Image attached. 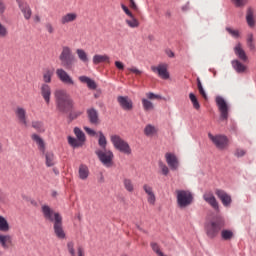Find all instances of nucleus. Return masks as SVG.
<instances>
[{"label": "nucleus", "instance_id": "1", "mask_svg": "<svg viewBox=\"0 0 256 256\" xmlns=\"http://www.w3.org/2000/svg\"><path fill=\"white\" fill-rule=\"evenodd\" d=\"M42 213L46 221L54 223L53 230L54 234L58 239H67V234L63 229V217L58 212H55L51 207L47 205L42 206Z\"/></svg>", "mask_w": 256, "mask_h": 256}, {"label": "nucleus", "instance_id": "2", "mask_svg": "<svg viewBox=\"0 0 256 256\" xmlns=\"http://www.w3.org/2000/svg\"><path fill=\"white\" fill-rule=\"evenodd\" d=\"M54 97L56 100V107L61 113H67V111L73 109V99H71V96L66 90L57 89L54 92Z\"/></svg>", "mask_w": 256, "mask_h": 256}, {"label": "nucleus", "instance_id": "3", "mask_svg": "<svg viewBox=\"0 0 256 256\" xmlns=\"http://www.w3.org/2000/svg\"><path fill=\"white\" fill-rule=\"evenodd\" d=\"M110 141L112 145L120 151V153H124L125 155H131V146L129 143L125 141L121 136L114 134L110 136Z\"/></svg>", "mask_w": 256, "mask_h": 256}, {"label": "nucleus", "instance_id": "4", "mask_svg": "<svg viewBox=\"0 0 256 256\" xmlns=\"http://www.w3.org/2000/svg\"><path fill=\"white\" fill-rule=\"evenodd\" d=\"M59 60L61 61L62 66L66 67V69H71V67H73L75 64V57L73 56V51L69 48V46L62 47Z\"/></svg>", "mask_w": 256, "mask_h": 256}, {"label": "nucleus", "instance_id": "5", "mask_svg": "<svg viewBox=\"0 0 256 256\" xmlns=\"http://www.w3.org/2000/svg\"><path fill=\"white\" fill-rule=\"evenodd\" d=\"M176 198L181 209H185V207H189L193 203V194L188 190H176Z\"/></svg>", "mask_w": 256, "mask_h": 256}, {"label": "nucleus", "instance_id": "6", "mask_svg": "<svg viewBox=\"0 0 256 256\" xmlns=\"http://www.w3.org/2000/svg\"><path fill=\"white\" fill-rule=\"evenodd\" d=\"M99 161L104 165V167H113V159L115 155L113 151L106 149H97L95 151Z\"/></svg>", "mask_w": 256, "mask_h": 256}, {"label": "nucleus", "instance_id": "7", "mask_svg": "<svg viewBox=\"0 0 256 256\" xmlns=\"http://www.w3.org/2000/svg\"><path fill=\"white\" fill-rule=\"evenodd\" d=\"M223 226L224 224L220 220L207 222L205 224L206 235H208L210 239H214V237H217V235H219V231L223 229Z\"/></svg>", "mask_w": 256, "mask_h": 256}, {"label": "nucleus", "instance_id": "8", "mask_svg": "<svg viewBox=\"0 0 256 256\" xmlns=\"http://www.w3.org/2000/svg\"><path fill=\"white\" fill-rule=\"evenodd\" d=\"M216 105L218 107V111L220 113V120L227 121L229 119V104L225 101V98L221 96L216 97Z\"/></svg>", "mask_w": 256, "mask_h": 256}, {"label": "nucleus", "instance_id": "9", "mask_svg": "<svg viewBox=\"0 0 256 256\" xmlns=\"http://www.w3.org/2000/svg\"><path fill=\"white\" fill-rule=\"evenodd\" d=\"M151 71L156 73L160 79L167 81L170 79L171 74L169 73V64L167 63H160L157 66H151Z\"/></svg>", "mask_w": 256, "mask_h": 256}, {"label": "nucleus", "instance_id": "10", "mask_svg": "<svg viewBox=\"0 0 256 256\" xmlns=\"http://www.w3.org/2000/svg\"><path fill=\"white\" fill-rule=\"evenodd\" d=\"M208 137L217 149H227V147H229V138L225 135L214 136L213 134L208 133Z\"/></svg>", "mask_w": 256, "mask_h": 256}, {"label": "nucleus", "instance_id": "11", "mask_svg": "<svg viewBox=\"0 0 256 256\" xmlns=\"http://www.w3.org/2000/svg\"><path fill=\"white\" fill-rule=\"evenodd\" d=\"M56 77L61 81V83H64V85H69L71 87H75L76 85L73 77H71V75H69V73L63 68L56 69Z\"/></svg>", "mask_w": 256, "mask_h": 256}, {"label": "nucleus", "instance_id": "12", "mask_svg": "<svg viewBox=\"0 0 256 256\" xmlns=\"http://www.w3.org/2000/svg\"><path fill=\"white\" fill-rule=\"evenodd\" d=\"M14 114L16 117V121H18L19 125L22 127H29V118L27 116V110L21 106H17L14 110Z\"/></svg>", "mask_w": 256, "mask_h": 256}, {"label": "nucleus", "instance_id": "13", "mask_svg": "<svg viewBox=\"0 0 256 256\" xmlns=\"http://www.w3.org/2000/svg\"><path fill=\"white\" fill-rule=\"evenodd\" d=\"M18 7L26 21H29L33 15V10H31V6L23 0H16Z\"/></svg>", "mask_w": 256, "mask_h": 256}, {"label": "nucleus", "instance_id": "14", "mask_svg": "<svg viewBox=\"0 0 256 256\" xmlns=\"http://www.w3.org/2000/svg\"><path fill=\"white\" fill-rule=\"evenodd\" d=\"M117 102L124 111L133 110V100H131V98H129L128 96H118Z\"/></svg>", "mask_w": 256, "mask_h": 256}, {"label": "nucleus", "instance_id": "15", "mask_svg": "<svg viewBox=\"0 0 256 256\" xmlns=\"http://www.w3.org/2000/svg\"><path fill=\"white\" fill-rule=\"evenodd\" d=\"M203 199L209 206L213 207L215 211H219V202H217V198H215V194L211 191L205 192L203 194Z\"/></svg>", "mask_w": 256, "mask_h": 256}, {"label": "nucleus", "instance_id": "16", "mask_svg": "<svg viewBox=\"0 0 256 256\" xmlns=\"http://www.w3.org/2000/svg\"><path fill=\"white\" fill-rule=\"evenodd\" d=\"M51 86L49 84L42 83L40 86V95L44 99L46 105L51 103Z\"/></svg>", "mask_w": 256, "mask_h": 256}, {"label": "nucleus", "instance_id": "17", "mask_svg": "<svg viewBox=\"0 0 256 256\" xmlns=\"http://www.w3.org/2000/svg\"><path fill=\"white\" fill-rule=\"evenodd\" d=\"M165 159L167 165L170 167L172 171H177L179 169V160L177 159V156L173 153H166Z\"/></svg>", "mask_w": 256, "mask_h": 256}, {"label": "nucleus", "instance_id": "18", "mask_svg": "<svg viewBox=\"0 0 256 256\" xmlns=\"http://www.w3.org/2000/svg\"><path fill=\"white\" fill-rule=\"evenodd\" d=\"M234 53H235L236 57H238V59H240V61H243V63H247V61L249 60V57L247 56L245 49H243V45L241 44V42H238L234 46Z\"/></svg>", "mask_w": 256, "mask_h": 256}, {"label": "nucleus", "instance_id": "19", "mask_svg": "<svg viewBox=\"0 0 256 256\" xmlns=\"http://www.w3.org/2000/svg\"><path fill=\"white\" fill-rule=\"evenodd\" d=\"M215 194L217 195L218 199H220V201L222 202V205H224V207L231 206V203H232L231 195H229V194H227V192H225L223 190H219V189H217L215 191Z\"/></svg>", "mask_w": 256, "mask_h": 256}, {"label": "nucleus", "instance_id": "20", "mask_svg": "<svg viewBox=\"0 0 256 256\" xmlns=\"http://www.w3.org/2000/svg\"><path fill=\"white\" fill-rule=\"evenodd\" d=\"M143 191L147 195V202L149 205H155L157 201V197L155 196V192L153 191V187H151L149 184L143 185Z\"/></svg>", "mask_w": 256, "mask_h": 256}, {"label": "nucleus", "instance_id": "21", "mask_svg": "<svg viewBox=\"0 0 256 256\" xmlns=\"http://www.w3.org/2000/svg\"><path fill=\"white\" fill-rule=\"evenodd\" d=\"M246 23L250 29H253L256 25L255 10L252 7L247 8L246 11Z\"/></svg>", "mask_w": 256, "mask_h": 256}, {"label": "nucleus", "instance_id": "22", "mask_svg": "<svg viewBox=\"0 0 256 256\" xmlns=\"http://www.w3.org/2000/svg\"><path fill=\"white\" fill-rule=\"evenodd\" d=\"M74 21H77V13L75 12L66 13L60 18L61 25H69V23H74Z\"/></svg>", "mask_w": 256, "mask_h": 256}, {"label": "nucleus", "instance_id": "23", "mask_svg": "<svg viewBox=\"0 0 256 256\" xmlns=\"http://www.w3.org/2000/svg\"><path fill=\"white\" fill-rule=\"evenodd\" d=\"M0 245L4 249H9L13 246V237L9 234H0Z\"/></svg>", "mask_w": 256, "mask_h": 256}, {"label": "nucleus", "instance_id": "24", "mask_svg": "<svg viewBox=\"0 0 256 256\" xmlns=\"http://www.w3.org/2000/svg\"><path fill=\"white\" fill-rule=\"evenodd\" d=\"M87 116L92 125H99V112L95 108L88 109Z\"/></svg>", "mask_w": 256, "mask_h": 256}, {"label": "nucleus", "instance_id": "25", "mask_svg": "<svg viewBox=\"0 0 256 256\" xmlns=\"http://www.w3.org/2000/svg\"><path fill=\"white\" fill-rule=\"evenodd\" d=\"M78 80L80 81V83H84L85 85H87L88 89H91L92 91H95V89H97V83L95 82V80L89 78L88 76H80L78 77Z\"/></svg>", "mask_w": 256, "mask_h": 256}, {"label": "nucleus", "instance_id": "26", "mask_svg": "<svg viewBox=\"0 0 256 256\" xmlns=\"http://www.w3.org/2000/svg\"><path fill=\"white\" fill-rule=\"evenodd\" d=\"M110 61L111 58L107 54H95L92 58V62L94 65H99L100 63H110Z\"/></svg>", "mask_w": 256, "mask_h": 256}, {"label": "nucleus", "instance_id": "27", "mask_svg": "<svg viewBox=\"0 0 256 256\" xmlns=\"http://www.w3.org/2000/svg\"><path fill=\"white\" fill-rule=\"evenodd\" d=\"M231 65L236 73H245L247 71V66L238 59L232 60Z\"/></svg>", "mask_w": 256, "mask_h": 256}, {"label": "nucleus", "instance_id": "28", "mask_svg": "<svg viewBox=\"0 0 256 256\" xmlns=\"http://www.w3.org/2000/svg\"><path fill=\"white\" fill-rule=\"evenodd\" d=\"M31 139L32 141H35V143L38 145L39 150L45 153V141L43 140V138H41V136H39L38 134H32Z\"/></svg>", "mask_w": 256, "mask_h": 256}, {"label": "nucleus", "instance_id": "29", "mask_svg": "<svg viewBox=\"0 0 256 256\" xmlns=\"http://www.w3.org/2000/svg\"><path fill=\"white\" fill-rule=\"evenodd\" d=\"M53 75H54V71L51 69V68H46L44 71H43V74H42V79H43V82L48 85V83H51L52 79H53Z\"/></svg>", "mask_w": 256, "mask_h": 256}, {"label": "nucleus", "instance_id": "30", "mask_svg": "<svg viewBox=\"0 0 256 256\" xmlns=\"http://www.w3.org/2000/svg\"><path fill=\"white\" fill-rule=\"evenodd\" d=\"M125 23L130 29H137L140 25L139 20L136 19L135 15L129 16V18L125 20Z\"/></svg>", "mask_w": 256, "mask_h": 256}, {"label": "nucleus", "instance_id": "31", "mask_svg": "<svg viewBox=\"0 0 256 256\" xmlns=\"http://www.w3.org/2000/svg\"><path fill=\"white\" fill-rule=\"evenodd\" d=\"M78 173H79V178L82 181H85L89 177V168L87 167V165L82 164L79 167Z\"/></svg>", "mask_w": 256, "mask_h": 256}, {"label": "nucleus", "instance_id": "32", "mask_svg": "<svg viewBox=\"0 0 256 256\" xmlns=\"http://www.w3.org/2000/svg\"><path fill=\"white\" fill-rule=\"evenodd\" d=\"M123 186L128 193H133L135 191V185L133 184V180L129 178H124Z\"/></svg>", "mask_w": 256, "mask_h": 256}, {"label": "nucleus", "instance_id": "33", "mask_svg": "<svg viewBox=\"0 0 256 256\" xmlns=\"http://www.w3.org/2000/svg\"><path fill=\"white\" fill-rule=\"evenodd\" d=\"M32 128L38 133H45V124L42 121L34 120L32 121Z\"/></svg>", "mask_w": 256, "mask_h": 256}, {"label": "nucleus", "instance_id": "34", "mask_svg": "<svg viewBox=\"0 0 256 256\" xmlns=\"http://www.w3.org/2000/svg\"><path fill=\"white\" fill-rule=\"evenodd\" d=\"M76 55H77L78 59H80L82 61V63H89V55L87 54V52H85V50L77 49Z\"/></svg>", "mask_w": 256, "mask_h": 256}, {"label": "nucleus", "instance_id": "35", "mask_svg": "<svg viewBox=\"0 0 256 256\" xmlns=\"http://www.w3.org/2000/svg\"><path fill=\"white\" fill-rule=\"evenodd\" d=\"M98 145L101 147V149H107V138L105 137V134H103L102 131L98 132Z\"/></svg>", "mask_w": 256, "mask_h": 256}, {"label": "nucleus", "instance_id": "36", "mask_svg": "<svg viewBox=\"0 0 256 256\" xmlns=\"http://www.w3.org/2000/svg\"><path fill=\"white\" fill-rule=\"evenodd\" d=\"M46 167H53L55 165V154L53 152H47L45 154Z\"/></svg>", "mask_w": 256, "mask_h": 256}, {"label": "nucleus", "instance_id": "37", "mask_svg": "<svg viewBox=\"0 0 256 256\" xmlns=\"http://www.w3.org/2000/svg\"><path fill=\"white\" fill-rule=\"evenodd\" d=\"M142 107L144 111H153L155 109V105L149 99L142 98Z\"/></svg>", "mask_w": 256, "mask_h": 256}, {"label": "nucleus", "instance_id": "38", "mask_svg": "<svg viewBox=\"0 0 256 256\" xmlns=\"http://www.w3.org/2000/svg\"><path fill=\"white\" fill-rule=\"evenodd\" d=\"M155 133H157V128H155V126L151 124L146 125V127L144 128V134L146 135V137H153Z\"/></svg>", "mask_w": 256, "mask_h": 256}, {"label": "nucleus", "instance_id": "39", "mask_svg": "<svg viewBox=\"0 0 256 256\" xmlns=\"http://www.w3.org/2000/svg\"><path fill=\"white\" fill-rule=\"evenodd\" d=\"M74 134L80 143L84 144L86 141L85 133L80 128H74Z\"/></svg>", "mask_w": 256, "mask_h": 256}, {"label": "nucleus", "instance_id": "40", "mask_svg": "<svg viewBox=\"0 0 256 256\" xmlns=\"http://www.w3.org/2000/svg\"><path fill=\"white\" fill-rule=\"evenodd\" d=\"M9 222H7V219L5 217L0 216V231H3L4 233H7L9 231Z\"/></svg>", "mask_w": 256, "mask_h": 256}, {"label": "nucleus", "instance_id": "41", "mask_svg": "<svg viewBox=\"0 0 256 256\" xmlns=\"http://www.w3.org/2000/svg\"><path fill=\"white\" fill-rule=\"evenodd\" d=\"M66 249L70 256H76L77 253L75 252V242L68 241L66 244Z\"/></svg>", "mask_w": 256, "mask_h": 256}, {"label": "nucleus", "instance_id": "42", "mask_svg": "<svg viewBox=\"0 0 256 256\" xmlns=\"http://www.w3.org/2000/svg\"><path fill=\"white\" fill-rule=\"evenodd\" d=\"M68 143L71 145V147L77 148V147H83L82 142H80L79 139L73 138L71 136L68 137Z\"/></svg>", "mask_w": 256, "mask_h": 256}, {"label": "nucleus", "instance_id": "43", "mask_svg": "<svg viewBox=\"0 0 256 256\" xmlns=\"http://www.w3.org/2000/svg\"><path fill=\"white\" fill-rule=\"evenodd\" d=\"M189 99L194 107V109H201V105L199 104V100H197V96H195V94L190 93L189 94Z\"/></svg>", "mask_w": 256, "mask_h": 256}, {"label": "nucleus", "instance_id": "44", "mask_svg": "<svg viewBox=\"0 0 256 256\" xmlns=\"http://www.w3.org/2000/svg\"><path fill=\"white\" fill-rule=\"evenodd\" d=\"M231 3H233L234 7H237L239 9H242L249 3V0H230Z\"/></svg>", "mask_w": 256, "mask_h": 256}, {"label": "nucleus", "instance_id": "45", "mask_svg": "<svg viewBox=\"0 0 256 256\" xmlns=\"http://www.w3.org/2000/svg\"><path fill=\"white\" fill-rule=\"evenodd\" d=\"M221 237H222V239H224V241H229L230 239H233V231L222 230Z\"/></svg>", "mask_w": 256, "mask_h": 256}, {"label": "nucleus", "instance_id": "46", "mask_svg": "<svg viewBox=\"0 0 256 256\" xmlns=\"http://www.w3.org/2000/svg\"><path fill=\"white\" fill-rule=\"evenodd\" d=\"M226 31L227 33H229V35H231V37H234V39H239V37H241V33L239 32V30H235L231 27H226Z\"/></svg>", "mask_w": 256, "mask_h": 256}, {"label": "nucleus", "instance_id": "47", "mask_svg": "<svg viewBox=\"0 0 256 256\" xmlns=\"http://www.w3.org/2000/svg\"><path fill=\"white\" fill-rule=\"evenodd\" d=\"M9 35V30L7 29V27H5V25H2V23L0 22V37L2 39H5V37H7Z\"/></svg>", "mask_w": 256, "mask_h": 256}, {"label": "nucleus", "instance_id": "48", "mask_svg": "<svg viewBox=\"0 0 256 256\" xmlns=\"http://www.w3.org/2000/svg\"><path fill=\"white\" fill-rule=\"evenodd\" d=\"M159 168L162 171V175H169V167H167V165L163 162H159Z\"/></svg>", "mask_w": 256, "mask_h": 256}, {"label": "nucleus", "instance_id": "49", "mask_svg": "<svg viewBox=\"0 0 256 256\" xmlns=\"http://www.w3.org/2000/svg\"><path fill=\"white\" fill-rule=\"evenodd\" d=\"M247 45H248L249 49H251V50L255 49V44L253 43V34H248Z\"/></svg>", "mask_w": 256, "mask_h": 256}, {"label": "nucleus", "instance_id": "50", "mask_svg": "<svg viewBox=\"0 0 256 256\" xmlns=\"http://www.w3.org/2000/svg\"><path fill=\"white\" fill-rule=\"evenodd\" d=\"M247 151L241 148H237L234 152L235 157H245Z\"/></svg>", "mask_w": 256, "mask_h": 256}, {"label": "nucleus", "instance_id": "51", "mask_svg": "<svg viewBox=\"0 0 256 256\" xmlns=\"http://www.w3.org/2000/svg\"><path fill=\"white\" fill-rule=\"evenodd\" d=\"M84 131H86L87 135H90V137H96V135H99V133H96L95 130L85 126Z\"/></svg>", "mask_w": 256, "mask_h": 256}, {"label": "nucleus", "instance_id": "52", "mask_svg": "<svg viewBox=\"0 0 256 256\" xmlns=\"http://www.w3.org/2000/svg\"><path fill=\"white\" fill-rule=\"evenodd\" d=\"M146 97L147 99H149L150 101L153 100V99H161V96L160 95H157L153 92H148L146 93Z\"/></svg>", "mask_w": 256, "mask_h": 256}, {"label": "nucleus", "instance_id": "53", "mask_svg": "<svg viewBox=\"0 0 256 256\" xmlns=\"http://www.w3.org/2000/svg\"><path fill=\"white\" fill-rule=\"evenodd\" d=\"M45 28H46V31H47L48 33H50V35L53 34V33H55V28L53 27V24L47 23V24L45 25Z\"/></svg>", "mask_w": 256, "mask_h": 256}, {"label": "nucleus", "instance_id": "54", "mask_svg": "<svg viewBox=\"0 0 256 256\" xmlns=\"http://www.w3.org/2000/svg\"><path fill=\"white\" fill-rule=\"evenodd\" d=\"M128 71H130L131 73H134V75H142L143 74V71H141L135 67L128 68Z\"/></svg>", "mask_w": 256, "mask_h": 256}, {"label": "nucleus", "instance_id": "55", "mask_svg": "<svg viewBox=\"0 0 256 256\" xmlns=\"http://www.w3.org/2000/svg\"><path fill=\"white\" fill-rule=\"evenodd\" d=\"M7 9V6L5 5V1L0 0V15H3Z\"/></svg>", "mask_w": 256, "mask_h": 256}, {"label": "nucleus", "instance_id": "56", "mask_svg": "<svg viewBox=\"0 0 256 256\" xmlns=\"http://www.w3.org/2000/svg\"><path fill=\"white\" fill-rule=\"evenodd\" d=\"M121 7H122V10L124 11V13H126V15L128 17H132L133 13L129 11V8L127 6H125V4H122Z\"/></svg>", "mask_w": 256, "mask_h": 256}, {"label": "nucleus", "instance_id": "57", "mask_svg": "<svg viewBox=\"0 0 256 256\" xmlns=\"http://www.w3.org/2000/svg\"><path fill=\"white\" fill-rule=\"evenodd\" d=\"M130 1V9H133V11H139V7L135 3V0H129Z\"/></svg>", "mask_w": 256, "mask_h": 256}, {"label": "nucleus", "instance_id": "58", "mask_svg": "<svg viewBox=\"0 0 256 256\" xmlns=\"http://www.w3.org/2000/svg\"><path fill=\"white\" fill-rule=\"evenodd\" d=\"M77 255L78 256H85V249L83 248V246H78L77 247Z\"/></svg>", "mask_w": 256, "mask_h": 256}, {"label": "nucleus", "instance_id": "59", "mask_svg": "<svg viewBox=\"0 0 256 256\" xmlns=\"http://www.w3.org/2000/svg\"><path fill=\"white\" fill-rule=\"evenodd\" d=\"M115 67H117V69H119L120 71H123V69H125V65L121 61H116Z\"/></svg>", "mask_w": 256, "mask_h": 256}, {"label": "nucleus", "instance_id": "60", "mask_svg": "<svg viewBox=\"0 0 256 256\" xmlns=\"http://www.w3.org/2000/svg\"><path fill=\"white\" fill-rule=\"evenodd\" d=\"M198 91H199V93H200V95H201L202 97H204L205 99H207V93H205V89H203V87H202V88H199Z\"/></svg>", "mask_w": 256, "mask_h": 256}, {"label": "nucleus", "instance_id": "61", "mask_svg": "<svg viewBox=\"0 0 256 256\" xmlns=\"http://www.w3.org/2000/svg\"><path fill=\"white\" fill-rule=\"evenodd\" d=\"M166 55H168L170 58L175 57V53L171 50H166Z\"/></svg>", "mask_w": 256, "mask_h": 256}, {"label": "nucleus", "instance_id": "62", "mask_svg": "<svg viewBox=\"0 0 256 256\" xmlns=\"http://www.w3.org/2000/svg\"><path fill=\"white\" fill-rule=\"evenodd\" d=\"M79 115H81V112H77V113H72L70 115L71 119H77V117H79Z\"/></svg>", "mask_w": 256, "mask_h": 256}, {"label": "nucleus", "instance_id": "63", "mask_svg": "<svg viewBox=\"0 0 256 256\" xmlns=\"http://www.w3.org/2000/svg\"><path fill=\"white\" fill-rule=\"evenodd\" d=\"M197 86H198V89L203 88V84H201V79H199V78H197Z\"/></svg>", "mask_w": 256, "mask_h": 256}, {"label": "nucleus", "instance_id": "64", "mask_svg": "<svg viewBox=\"0 0 256 256\" xmlns=\"http://www.w3.org/2000/svg\"><path fill=\"white\" fill-rule=\"evenodd\" d=\"M197 86H198V89L203 88V84H201V79H199V78H197Z\"/></svg>", "mask_w": 256, "mask_h": 256}]
</instances>
